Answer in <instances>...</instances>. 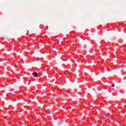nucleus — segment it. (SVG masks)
<instances>
[{"label": "nucleus", "mask_w": 126, "mask_h": 126, "mask_svg": "<svg viewBox=\"0 0 126 126\" xmlns=\"http://www.w3.org/2000/svg\"><path fill=\"white\" fill-rule=\"evenodd\" d=\"M104 119H106V120H108V119H109V116H108V115L105 114L104 116Z\"/></svg>", "instance_id": "obj_2"}, {"label": "nucleus", "mask_w": 126, "mask_h": 126, "mask_svg": "<svg viewBox=\"0 0 126 126\" xmlns=\"http://www.w3.org/2000/svg\"><path fill=\"white\" fill-rule=\"evenodd\" d=\"M112 87H115V84L112 85Z\"/></svg>", "instance_id": "obj_3"}, {"label": "nucleus", "mask_w": 126, "mask_h": 126, "mask_svg": "<svg viewBox=\"0 0 126 126\" xmlns=\"http://www.w3.org/2000/svg\"><path fill=\"white\" fill-rule=\"evenodd\" d=\"M38 74V73L34 72L33 73L32 75H33V76H34V77H36V76H37V75Z\"/></svg>", "instance_id": "obj_1"}]
</instances>
